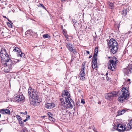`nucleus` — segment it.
Here are the masks:
<instances>
[{"instance_id": "58836bf2", "label": "nucleus", "mask_w": 132, "mask_h": 132, "mask_svg": "<svg viewBox=\"0 0 132 132\" xmlns=\"http://www.w3.org/2000/svg\"><path fill=\"white\" fill-rule=\"evenodd\" d=\"M20 113L22 114H24V115H27V112L26 111H25V112H20Z\"/></svg>"}, {"instance_id": "dca6fc26", "label": "nucleus", "mask_w": 132, "mask_h": 132, "mask_svg": "<svg viewBox=\"0 0 132 132\" xmlns=\"http://www.w3.org/2000/svg\"><path fill=\"white\" fill-rule=\"evenodd\" d=\"M0 113H1L3 114H10V112L9 110L6 109H3L1 110Z\"/></svg>"}, {"instance_id": "4468645a", "label": "nucleus", "mask_w": 132, "mask_h": 132, "mask_svg": "<svg viewBox=\"0 0 132 132\" xmlns=\"http://www.w3.org/2000/svg\"><path fill=\"white\" fill-rule=\"evenodd\" d=\"M45 106L47 109H51L55 107V105L53 103H46L45 104Z\"/></svg>"}, {"instance_id": "2eb2a0df", "label": "nucleus", "mask_w": 132, "mask_h": 132, "mask_svg": "<svg viewBox=\"0 0 132 132\" xmlns=\"http://www.w3.org/2000/svg\"><path fill=\"white\" fill-rule=\"evenodd\" d=\"M129 110V109H125L122 110H120L117 111V114L118 115H121Z\"/></svg>"}, {"instance_id": "6e6d98bb", "label": "nucleus", "mask_w": 132, "mask_h": 132, "mask_svg": "<svg viewBox=\"0 0 132 132\" xmlns=\"http://www.w3.org/2000/svg\"><path fill=\"white\" fill-rule=\"evenodd\" d=\"M3 16L4 18H6V16Z\"/></svg>"}, {"instance_id": "37998d69", "label": "nucleus", "mask_w": 132, "mask_h": 132, "mask_svg": "<svg viewBox=\"0 0 132 132\" xmlns=\"http://www.w3.org/2000/svg\"><path fill=\"white\" fill-rule=\"evenodd\" d=\"M79 102H77V105H80L79 104Z\"/></svg>"}, {"instance_id": "e2e57ef3", "label": "nucleus", "mask_w": 132, "mask_h": 132, "mask_svg": "<svg viewBox=\"0 0 132 132\" xmlns=\"http://www.w3.org/2000/svg\"><path fill=\"white\" fill-rule=\"evenodd\" d=\"M103 123H104V124L105 123H104V121H103Z\"/></svg>"}, {"instance_id": "c756f323", "label": "nucleus", "mask_w": 132, "mask_h": 132, "mask_svg": "<svg viewBox=\"0 0 132 132\" xmlns=\"http://www.w3.org/2000/svg\"><path fill=\"white\" fill-rule=\"evenodd\" d=\"M106 79L107 81H109V82H111V78L108 76H107V77H106Z\"/></svg>"}, {"instance_id": "bf43d9fd", "label": "nucleus", "mask_w": 132, "mask_h": 132, "mask_svg": "<svg viewBox=\"0 0 132 132\" xmlns=\"http://www.w3.org/2000/svg\"><path fill=\"white\" fill-rule=\"evenodd\" d=\"M1 47L0 46V47ZM1 50V48H0V51Z\"/></svg>"}, {"instance_id": "9d476101", "label": "nucleus", "mask_w": 132, "mask_h": 132, "mask_svg": "<svg viewBox=\"0 0 132 132\" xmlns=\"http://www.w3.org/2000/svg\"><path fill=\"white\" fill-rule=\"evenodd\" d=\"M62 96L63 97L62 98L64 99V101H65V98H68L69 101L70 100H72L70 98L71 96L67 90H64L62 92Z\"/></svg>"}, {"instance_id": "de8ad7c7", "label": "nucleus", "mask_w": 132, "mask_h": 132, "mask_svg": "<svg viewBox=\"0 0 132 132\" xmlns=\"http://www.w3.org/2000/svg\"><path fill=\"white\" fill-rule=\"evenodd\" d=\"M127 80L128 81H130V79H127Z\"/></svg>"}, {"instance_id": "13d9d810", "label": "nucleus", "mask_w": 132, "mask_h": 132, "mask_svg": "<svg viewBox=\"0 0 132 132\" xmlns=\"http://www.w3.org/2000/svg\"><path fill=\"white\" fill-rule=\"evenodd\" d=\"M3 33H4L3 32H3H2V35H3Z\"/></svg>"}, {"instance_id": "4d7b16f0", "label": "nucleus", "mask_w": 132, "mask_h": 132, "mask_svg": "<svg viewBox=\"0 0 132 132\" xmlns=\"http://www.w3.org/2000/svg\"><path fill=\"white\" fill-rule=\"evenodd\" d=\"M10 22H11V21L10 20H9V19H7Z\"/></svg>"}, {"instance_id": "b1692460", "label": "nucleus", "mask_w": 132, "mask_h": 132, "mask_svg": "<svg viewBox=\"0 0 132 132\" xmlns=\"http://www.w3.org/2000/svg\"><path fill=\"white\" fill-rule=\"evenodd\" d=\"M85 75H80V77L81 80H85Z\"/></svg>"}, {"instance_id": "ea45409f", "label": "nucleus", "mask_w": 132, "mask_h": 132, "mask_svg": "<svg viewBox=\"0 0 132 132\" xmlns=\"http://www.w3.org/2000/svg\"><path fill=\"white\" fill-rule=\"evenodd\" d=\"M26 119H27V120L30 119V117L29 115L28 116V117H26Z\"/></svg>"}, {"instance_id": "a878e982", "label": "nucleus", "mask_w": 132, "mask_h": 132, "mask_svg": "<svg viewBox=\"0 0 132 132\" xmlns=\"http://www.w3.org/2000/svg\"><path fill=\"white\" fill-rule=\"evenodd\" d=\"M49 119L51 121H52L53 122H54L55 120V119L53 118L52 117H49Z\"/></svg>"}, {"instance_id": "f704fd0d", "label": "nucleus", "mask_w": 132, "mask_h": 132, "mask_svg": "<svg viewBox=\"0 0 132 132\" xmlns=\"http://www.w3.org/2000/svg\"><path fill=\"white\" fill-rule=\"evenodd\" d=\"M85 64H82V65L81 70H85Z\"/></svg>"}, {"instance_id": "20e7f679", "label": "nucleus", "mask_w": 132, "mask_h": 132, "mask_svg": "<svg viewBox=\"0 0 132 132\" xmlns=\"http://www.w3.org/2000/svg\"><path fill=\"white\" fill-rule=\"evenodd\" d=\"M109 62V64L108 65V68L113 71H115L116 63L118 62L117 59L113 56L111 58Z\"/></svg>"}, {"instance_id": "72a5a7b5", "label": "nucleus", "mask_w": 132, "mask_h": 132, "mask_svg": "<svg viewBox=\"0 0 132 132\" xmlns=\"http://www.w3.org/2000/svg\"><path fill=\"white\" fill-rule=\"evenodd\" d=\"M12 60H13L14 61H16V62H15V64H16V63H17L18 62H19L20 61L19 60V59H12Z\"/></svg>"}, {"instance_id": "393cba45", "label": "nucleus", "mask_w": 132, "mask_h": 132, "mask_svg": "<svg viewBox=\"0 0 132 132\" xmlns=\"http://www.w3.org/2000/svg\"><path fill=\"white\" fill-rule=\"evenodd\" d=\"M80 75H85V70H81L80 72Z\"/></svg>"}, {"instance_id": "864d4df0", "label": "nucleus", "mask_w": 132, "mask_h": 132, "mask_svg": "<svg viewBox=\"0 0 132 132\" xmlns=\"http://www.w3.org/2000/svg\"><path fill=\"white\" fill-rule=\"evenodd\" d=\"M4 121H5L4 120L2 121L3 122H2V123H5Z\"/></svg>"}, {"instance_id": "052dcab7", "label": "nucleus", "mask_w": 132, "mask_h": 132, "mask_svg": "<svg viewBox=\"0 0 132 132\" xmlns=\"http://www.w3.org/2000/svg\"><path fill=\"white\" fill-rule=\"evenodd\" d=\"M108 58H110V57H108Z\"/></svg>"}, {"instance_id": "f257e3e1", "label": "nucleus", "mask_w": 132, "mask_h": 132, "mask_svg": "<svg viewBox=\"0 0 132 132\" xmlns=\"http://www.w3.org/2000/svg\"><path fill=\"white\" fill-rule=\"evenodd\" d=\"M65 101H64V98H60V100L61 103L59 105L61 110H66L69 108L72 109L73 108V105H75L74 101L72 100H70L68 98H65Z\"/></svg>"}, {"instance_id": "0eeeda50", "label": "nucleus", "mask_w": 132, "mask_h": 132, "mask_svg": "<svg viewBox=\"0 0 132 132\" xmlns=\"http://www.w3.org/2000/svg\"><path fill=\"white\" fill-rule=\"evenodd\" d=\"M119 91H113L111 93H106L105 94V98L110 101L112 100L114 97L118 96Z\"/></svg>"}, {"instance_id": "c9c22d12", "label": "nucleus", "mask_w": 132, "mask_h": 132, "mask_svg": "<svg viewBox=\"0 0 132 132\" xmlns=\"http://www.w3.org/2000/svg\"><path fill=\"white\" fill-rule=\"evenodd\" d=\"M94 53H97L98 52V48L96 47L95 48L94 50Z\"/></svg>"}, {"instance_id": "39448f33", "label": "nucleus", "mask_w": 132, "mask_h": 132, "mask_svg": "<svg viewBox=\"0 0 132 132\" xmlns=\"http://www.w3.org/2000/svg\"><path fill=\"white\" fill-rule=\"evenodd\" d=\"M34 89H33L31 87H29L28 90L29 96H30L29 98H35V99L38 98V93L36 91L35 92Z\"/></svg>"}, {"instance_id": "bb28decb", "label": "nucleus", "mask_w": 132, "mask_h": 132, "mask_svg": "<svg viewBox=\"0 0 132 132\" xmlns=\"http://www.w3.org/2000/svg\"><path fill=\"white\" fill-rule=\"evenodd\" d=\"M38 6L39 7H42L43 8L45 9L46 10V9L45 8V7L42 4H40L39 5H38Z\"/></svg>"}, {"instance_id": "c03bdc74", "label": "nucleus", "mask_w": 132, "mask_h": 132, "mask_svg": "<svg viewBox=\"0 0 132 132\" xmlns=\"http://www.w3.org/2000/svg\"><path fill=\"white\" fill-rule=\"evenodd\" d=\"M98 103L99 104H101V102L100 101H98Z\"/></svg>"}, {"instance_id": "4c0bfd02", "label": "nucleus", "mask_w": 132, "mask_h": 132, "mask_svg": "<svg viewBox=\"0 0 132 132\" xmlns=\"http://www.w3.org/2000/svg\"><path fill=\"white\" fill-rule=\"evenodd\" d=\"M81 103H82L83 104H84L85 103V102L84 100L82 98L81 99Z\"/></svg>"}, {"instance_id": "680f3d73", "label": "nucleus", "mask_w": 132, "mask_h": 132, "mask_svg": "<svg viewBox=\"0 0 132 132\" xmlns=\"http://www.w3.org/2000/svg\"><path fill=\"white\" fill-rule=\"evenodd\" d=\"M103 123H104V124L105 123H104V121H103Z\"/></svg>"}, {"instance_id": "e433bc0d", "label": "nucleus", "mask_w": 132, "mask_h": 132, "mask_svg": "<svg viewBox=\"0 0 132 132\" xmlns=\"http://www.w3.org/2000/svg\"><path fill=\"white\" fill-rule=\"evenodd\" d=\"M48 115L49 116V117H53V115L51 113V112H49L48 113Z\"/></svg>"}, {"instance_id": "ddd939ff", "label": "nucleus", "mask_w": 132, "mask_h": 132, "mask_svg": "<svg viewBox=\"0 0 132 132\" xmlns=\"http://www.w3.org/2000/svg\"><path fill=\"white\" fill-rule=\"evenodd\" d=\"M66 46L70 51L72 52L73 53L76 52V50L73 49V45L72 44L68 43H66Z\"/></svg>"}, {"instance_id": "79ce46f5", "label": "nucleus", "mask_w": 132, "mask_h": 132, "mask_svg": "<svg viewBox=\"0 0 132 132\" xmlns=\"http://www.w3.org/2000/svg\"><path fill=\"white\" fill-rule=\"evenodd\" d=\"M28 120L27 119H25V120H23V121L24 122H26Z\"/></svg>"}, {"instance_id": "4be33fe9", "label": "nucleus", "mask_w": 132, "mask_h": 132, "mask_svg": "<svg viewBox=\"0 0 132 132\" xmlns=\"http://www.w3.org/2000/svg\"><path fill=\"white\" fill-rule=\"evenodd\" d=\"M108 4L109 5L110 8L111 9H113L114 6V5L112 3L109 2H108Z\"/></svg>"}, {"instance_id": "c85d7f7f", "label": "nucleus", "mask_w": 132, "mask_h": 132, "mask_svg": "<svg viewBox=\"0 0 132 132\" xmlns=\"http://www.w3.org/2000/svg\"><path fill=\"white\" fill-rule=\"evenodd\" d=\"M31 30H28L27 31H26L25 33V34L26 35H28V34H30L31 32Z\"/></svg>"}, {"instance_id": "49530a36", "label": "nucleus", "mask_w": 132, "mask_h": 132, "mask_svg": "<svg viewBox=\"0 0 132 132\" xmlns=\"http://www.w3.org/2000/svg\"><path fill=\"white\" fill-rule=\"evenodd\" d=\"M86 53L88 54H89V52L88 51H86Z\"/></svg>"}, {"instance_id": "473e14b6", "label": "nucleus", "mask_w": 132, "mask_h": 132, "mask_svg": "<svg viewBox=\"0 0 132 132\" xmlns=\"http://www.w3.org/2000/svg\"><path fill=\"white\" fill-rule=\"evenodd\" d=\"M18 121L19 124L20 125H21L23 124V122L22 121H21V120H18Z\"/></svg>"}, {"instance_id": "0e129e2a", "label": "nucleus", "mask_w": 132, "mask_h": 132, "mask_svg": "<svg viewBox=\"0 0 132 132\" xmlns=\"http://www.w3.org/2000/svg\"><path fill=\"white\" fill-rule=\"evenodd\" d=\"M1 117V114H0V118Z\"/></svg>"}, {"instance_id": "2f4dec72", "label": "nucleus", "mask_w": 132, "mask_h": 132, "mask_svg": "<svg viewBox=\"0 0 132 132\" xmlns=\"http://www.w3.org/2000/svg\"><path fill=\"white\" fill-rule=\"evenodd\" d=\"M7 25L10 28H12V24L9 22H7Z\"/></svg>"}, {"instance_id": "603ef678", "label": "nucleus", "mask_w": 132, "mask_h": 132, "mask_svg": "<svg viewBox=\"0 0 132 132\" xmlns=\"http://www.w3.org/2000/svg\"><path fill=\"white\" fill-rule=\"evenodd\" d=\"M78 91L79 92H80L81 91V90L80 89H79L78 90Z\"/></svg>"}, {"instance_id": "423d86ee", "label": "nucleus", "mask_w": 132, "mask_h": 132, "mask_svg": "<svg viewBox=\"0 0 132 132\" xmlns=\"http://www.w3.org/2000/svg\"><path fill=\"white\" fill-rule=\"evenodd\" d=\"M3 60L6 62L4 64V66H5V65L8 66L12 68L14 67L15 64V62H16L13 60L12 59H11L9 56L8 57H6V58Z\"/></svg>"}, {"instance_id": "7c9ffc66", "label": "nucleus", "mask_w": 132, "mask_h": 132, "mask_svg": "<svg viewBox=\"0 0 132 132\" xmlns=\"http://www.w3.org/2000/svg\"><path fill=\"white\" fill-rule=\"evenodd\" d=\"M16 117L18 120H22V118L21 117H20V116L18 115H16Z\"/></svg>"}, {"instance_id": "6ab92c4d", "label": "nucleus", "mask_w": 132, "mask_h": 132, "mask_svg": "<svg viewBox=\"0 0 132 132\" xmlns=\"http://www.w3.org/2000/svg\"><path fill=\"white\" fill-rule=\"evenodd\" d=\"M4 71L6 73L8 72L12 68H10L9 66L7 65L4 66Z\"/></svg>"}, {"instance_id": "a19ab883", "label": "nucleus", "mask_w": 132, "mask_h": 132, "mask_svg": "<svg viewBox=\"0 0 132 132\" xmlns=\"http://www.w3.org/2000/svg\"><path fill=\"white\" fill-rule=\"evenodd\" d=\"M5 123H2L1 122L0 123V125H2Z\"/></svg>"}, {"instance_id": "a18cd8bd", "label": "nucleus", "mask_w": 132, "mask_h": 132, "mask_svg": "<svg viewBox=\"0 0 132 132\" xmlns=\"http://www.w3.org/2000/svg\"><path fill=\"white\" fill-rule=\"evenodd\" d=\"M130 31L131 32H132V26H131V27L130 29Z\"/></svg>"}, {"instance_id": "aec40b11", "label": "nucleus", "mask_w": 132, "mask_h": 132, "mask_svg": "<svg viewBox=\"0 0 132 132\" xmlns=\"http://www.w3.org/2000/svg\"><path fill=\"white\" fill-rule=\"evenodd\" d=\"M129 9L128 8H124L123 10L122 11L121 14L123 16H125L127 14V13Z\"/></svg>"}, {"instance_id": "f03ea898", "label": "nucleus", "mask_w": 132, "mask_h": 132, "mask_svg": "<svg viewBox=\"0 0 132 132\" xmlns=\"http://www.w3.org/2000/svg\"><path fill=\"white\" fill-rule=\"evenodd\" d=\"M113 126L114 129L117 130L119 132H123L125 130H129L132 129V119L127 124L126 128L124 125L120 124H117V125H116L115 123H114Z\"/></svg>"}, {"instance_id": "9b49d317", "label": "nucleus", "mask_w": 132, "mask_h": 132, "mask_svg": "<svg viewBox=\"0 0 132 132\" xmlns=\"http://www.w3.org/2000/svg\"><path fill=\"white\" fill-rule=\"evenodd\" d=\"M14 49L13 51L14 52H16L17 53V55L18 56H20L22 58H24L25 55L24 53H22L20 49L18 48L13 47Z\"/></svg>"}, {"instance_id": "3c124183", "label": "nucleus", "mask_w": 132, "mask_h": 132, "mask_svg": "<svg viewBox=\"0 0 132 132\" xmlns=\"http://www.w3.org/2000/svg\"><path fill=\"white\" fill-rule=\"evenodd\" d=\"M92 56H91V55H90V56H89V58L90 59V58L92 57Z\"/></svg>"}, {"instance_id": "6e6552de", "label": "nucleus", "mask_w": 132, "mask_h": 132, "mask_svg": "<svg viewBox=\"0 0 132 132\" xmlns=\"http://www.w3.org/2000/svg\"><path fill=\"white\" fill-rule=\"evenodd\" d=\"M108 47L111 48L113 47L117 46L118 43L113 38L111 39L108 43Z\"/></svg>"}, {"instance_id": "5fc2aeb1", "label": "nucleus", "mask_w": 132, "mask_h": 132, "mask_svg": "<svg viewBox=\"0 0 132 132\" xmlns=\"http://www.w3.org/2000/svg\"><path fill=\"white\" fill-rule=\"evenodd\" d=\"M62 2H63V1H65V0H61Z\"/></svg>"}, {"instance_id": "f3484780", "label": "nucleus", "mask_w": 132, "mask_h": 132, "mask_svg": "<svg viewBox=\"0 0 132 132\" xmlns=\"http://www.w3.org/2000/svg\"><path fill=\"white\" fill-rule=\"evenodd\" d=\"M97 61H92V69H91V71L93 72L94 69H95L97 67Z\"/></svg>"}, {"instance_id": "a211bd4d", "label": "nucleus", "mask_w": 132, "mask_h": 132, "mask_svg": "<svg viewBox=\"0 0 132 132\" xmlns=\"http://www.w3.org/2000/svg\"><path fill=\"white\" fill-rule=\"evenodd\" d=\"M109 48L110 49V51L111 53H112L113 54H115L117 52L118 48L117 46L112 47Z\"/></svg>"}, {"instance_id": "7ed1b4c3", "label": "nucleus", "mask_w": 132, "mask_h": 132, "mask_svg": "<svg viewBox=\"0 0 132 132\" xmlns=\"http://www.w3.org/2000/svg\"><path fill=\"white\" fill-rule=\"evenodd\" d=\"M120 94V96L118 98V100L121 102L125 101L129 98V93L126 87H123L122 88Z\"/></svg>"}, {"instance_id": "8fccbe9b", "label": "nucleus", "mask_w": 132, "mask_h": 132, "mask_svg": "<svg viewBox=\"0 0 132 132\" xmlns=\"http://www.w3.org/2000/svg\"><path fill=\"white\" fill-rule=\"evenodd\" d=\"M108 75V72H107L105 75L106 76V77H107V75Z\"/></svg>"}, {"instance_id": "69168bd1", "label": "nucleus", "mask_w": 132, "mask_h": 132, "mask_svg": "<svg viewBox=\"0 0 132 132\" xmlns=\"http://www.w3.org/2000/svg\"><path fill=\"white\" fill-rule=\"evenodd\" d=\"M72 61V60H71V61Z\"/></svg>"}, {"instance_id": "1a4fd4ad", "label": "nucleus", "mask_w": 132, "mask_h": 132, "mask_svg": "<svg viewBox=\"0 0 132 132\" xmlns=\"http://www.w3.org/2000/svg\"><path fill=\"white\" fill-rule=\"evenodd\" d=\"M1 50L0 51V56L1 58L3 60L5 59L6 57H8L9 56L8 54L6 52V50L4 48L1 47Z\"/></svg>"}, {"instance_id": "cd10ccee", "label": "nucleus", "mask_w": 132, "mask_h": 132, "mask_svg": "<svg viewBox=\"0 0 132 132\" xmlns=\"http://www.w3.org/2000/svg\"><path fill=\"white\" fill-rule=\"evenodd\" d=\"M48 36V35L47 34H44L43 35V37L44 38H49Z\"/></svg>"}, {"instance_id": "412c9836", "label": "nucleus", "mask_w": 132, "mask_h": 132, "mask_svg": "<svg viewBox=\"0 0 132 132\" xmlns=\"http://www.w3.org/2000/svg\"><path fill=\"white\" fill-rule=\"evenodd\" d=\"M30 99V104L33 105L35 104L36 103V100H37V99H35V98H31Z\"/></svg>"}, {"instance_id": "09e8293b", "label": "nucleus", "mask_w": 132, "mask_h": 132, "mask_svg": "<svg viewBox=\"0 0 132 132\" xmlns=\"http://www.w3.org/2000/svg\"><path fill=\"white\" fill-rule=\"evenodd\" d=\"M64 36L66 38H68V36H67L66 35H65Z\"/></svg>"}, {"instance_id": "5701e85b", "label": "nucleus", "mask_w": 132, "mask_h": 132, "mask_svg": "<svg viewBox=\"0 0 132 132\" xmlns=\"http://www.w3.org/2000/svg\"><path fill=\"white\" fill-rule=\"evenodd\" d=\"M97 53H94V54L93 57V59L92 60V61H96L97 60Z\"/></svg>"}, {"instance_id": "f8f14e48", "label": "nucleus", "mask_w": 132, "mask_h": 132, "mask_svg": "<svg viewBox=\"0 0 132 132\" xmlns=\"http://www.w3.org/2000/svg\"><path fill=\"white\" fill-rule=\"evenodd\" d=\"M24 97L22 95H18L14 97L13 99V101L17 102H19L24 100Z\"/></svg>"}]
</instances>
